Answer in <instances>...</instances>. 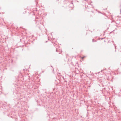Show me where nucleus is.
<instances>
[{
  "mask_svg": "<svg viewBox=\"0 0 121 121\" xmlns=\"http://www.w3.org/2000/svg\"><path fill=\"white\" fill-rule=\"evenodd\" d=\"M84 56H83V57H82V59H83V58H84Z\"/></svg>",
  "mask_w": 121,
  "mask_h": 121,
  "instance_id": "obj_1",
  "label": "nucleus"
},
{
  "mask_svg": "<svg viewBox=\"0 0 121 121\" xmlns=\"http://www.w3.org/2000/svg\"><path fill=\"white\" fill-rule=\"evenodd\" d=\"M93 41V40H92Z\"/></svg>",
  "mask_w": 121,
  "mask_h": 121,
  "instance_id": "obj_2",
  "label": "nucleus"
}]
</instances>
